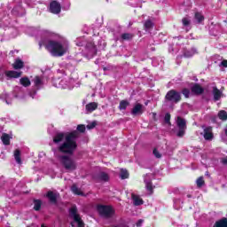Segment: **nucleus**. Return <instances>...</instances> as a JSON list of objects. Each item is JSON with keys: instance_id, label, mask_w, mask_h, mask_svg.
I'll use <instances>...</instances> for the list:
<instances>
[{"instance_id": "f257e3e1", "label": "nucleus", "mask_w": 227, "mask_h": 227, "mask_svg": "<svg viewBox=\"0 0 227 227\" xmlns=\"http://www.w3.org/2000/svg\"><path fill=\"white\" fill-rule=\"evenodd\" d=\"M77 137H79L77 131L59 133L54 137L53 142L58 145L59 150L63 153H74L77 148Z\"/></svg>"}, {"instance_id": "f03ea898", "label": "nucleus", "mask_w": 227, "mask_h": 227, "mask_svg": "<svg viewBox=\"0 0 227 227\" xmlns=\"http://www.w3.org/2000/svg\"><path fill=\"white\" fill-rule=\"evenodd\" d=\"M43 45L45 46L46 51L54 58L65 56L68 52V49H70V43L67 40L53 41L43 39L39 43L40 47Z\"/></svg>"}, {"instance_id": "7ed1b4c3", "label": "nucleus", "mask_w": 227, "mask_h": 227, "mask_svg": "<svg viewBox=\"0 0 227 227\" xmlns=\"http://www.w3.org/2000/svg\"><path fill=\"white\" fill-rule=\"evenodd\" d=\"M54 84L56 88H60L61 90H72L77 86L75 80L68 76H64L63 78L55 80Z\"/></svg>"}, {"instance_id": "20e7f679", "label": "nucleus", "mask_w": 227, "mask_h": 227, "mask_svg": "<svg viewBox=\"0 0 227 227\" xmlns=\"http://www.w3.org/2000/svg\"><path fill=\"white\" fill-rule=\"evenodd\" d=\"M69 215L72 217L73 222L71 223V226L73 227H84V222L81 218L79 213H77V207L73 206L69 209Z\"/></svg>"}, {"instance_id": "39448f33", "label": "nucleus", "mask_w": 227, "mask_h": 227, "mask_svg": "<svg viewBox=\"0 0 227 227\" xmlns=\"http://www.w3.org/2000/svg\"><path fill=\"white\" fill-rule=\"evenodd\" d=\"M60 162L67 171H74L77 168V163L68 156H61Z\"/></svg>"}, {"instance_id": "423d86ee", "label": "nucleus", "mask_w": 227, "mask_h": 227, "mask_svg": "<svg viewBox=\"0 0 227 227\" xmlns=\"http://www.w3.org/2000/svg\"><path fill=\"white\" fill-rule=\"evenodd\" d=\"M98 211L100 215H104L105 217H111L114 214V210L111 206H98Z\"/></svg>"}, {"instance_id": "0eeeda50", "label": "nucleus", "mask_w": 227, "mask_h": 227, "mask_svg": "<svg viewBox=\"0 0 227 227\" xmlns=\"http://www.w3.org/2000/svg\"><path fill=\"white\" fill-rule=\"evenodd\" d=\"M176 125L178 127L179 131L177 132L178 137H182L184 134H185V129H187L186 121L184 119L181 117H177Z\"/></svg>"}, {"instance_id": "6e6552de", "label": "nucleus", "mask_w": 227, "mask_h": 227, "mask_svg": "<svg viewBox=\"0 0 227 227\" xmlns=\"http://www.w3.org/2000/svg\"><path fill=\"white\" fill-rule=\"evenodd\" d=\"M32 82L35 90H42V88L45 86V80L43 79V76H35L34 79H32Z\"/></svg>"}, {"instance_id": "1a4fd4ad", "label": "nucleus", "mask_w": 227, "mask_h": 227, "mask_svg": "<svg viewBox=\"0 0 227 227\" xmlns=\"http://www.w3.org/2000/svg\"><path fill=\"white\" fill-rule=\"evenodd\" d=\"M166 98L169 100V102H180V92L170 90L167 93Z\"/></svg>"}, {"instance_id": "9d476101", "label": "nucleus", "mask_w": 227, "mask_h": 227, "mask_svg": "<svg viewBox=\"0 0 227 227\" xmlns=\"http://www.w3.org/2000/svg\"><path fill=\"white\" fill-rule=\"evenodd\" d=\"M143 113H145V106L139 103L136 104L131 110V114H133V116H139L143 114Z\"/></svg>"}, {"instance_id": "9b49d317", "label": "nucleus", "mask_w": 227, "mask_h": 227, "mask_svg": "<svg viewBox=\"0 0 227 227\" xmlns=\"http://www.w3.org/2000/svg\"><path fill=\"white\" fill-rule=\"evenodd\" d=\"M152 178H153V175L152 174H147L144 177L145 187L147 191H149V192H152V191H153V186L152 185Z\"/></svg>"}, {"instance_id": "f8f14e48", "label": "nucleus", "mask_w": 227, "mask_h": 227, "mask_svg": "<svg viewBox=\"0 0 227 227\" xmlns=\"http://www.w3.org/2000/svg\"><path fill=\"white\" fill-rule=\"evenodd\" d=\"M50 12L55 14L59 13L61 12V4L56 1L51 2L50 4Z\"/></svg>"}, {"instance_id": "ddd939ff", "label": "nucleus", "mask_w": 227, "mask_h": 227, "mask_svg": "<svg viewBox=\"0 0 227 227\" xmlns=\"http://www.w3.org/2000/svg\"><path fill=\"white\" fill-rule=\"evenodd\" d=\"M4 75L7 77V79H19V77L22 75V72L5 71Z\"/></svg>"}, {"instance_id": "4468645a", "label": "nucleus", "mask_w": 227, "mask_h": 227, "mask_svg": "<svg viewBox=\"0 0 227 227\" xmlns=\"http://www.w3.org/2000/svg\"><path fill=\"white\" fill-rule=\"evenodd\" d=\"M46 197L51 201V203H56V201H58V198H59V193L54 192H48Z\"/></svg>"}, {"instance_id": "2eb2a0df", "label": "nucleus", "mask_w": 227, "mask_h": 227, "mask_svg": "<svg viewBox=\"0 0 227 227\" xmlns=\"http://www.w3.org/2000/svg\"><path fill=\"white\" fill-rule=\"evenodd\" d=\"M214 137V135L212 134V128L207 127L204 128V139L207 141H210Z\"/></svg>"}, {"instance_id": "dca6fc26", "label": "nucleus", "mask_w": 227, "mask_h": 227, "mask_svg": "<svg viewBox=\"0 0 227 227\" xmlns=\"http://www.w3.org/2000/svg\"><path fill=\"white\" fill-rule=\"evenodd\" d=\"M97 107H98V103L91 102L86 105L85 109L87 113H93V111H96Z\"/></svg>"}, {"instance_id": "f3484780", "label": "nucleus", "mask_w": 227, "mask_h": 227, "mask_svg": "<svg viewBox=\"0 0 227 227\" xmlns=\"http://www.w3.org/2000/svg\"><path fill=\"white\" fill-rule=\"evenodd\" d=\"M11 139H12V135L3 133L2 136H1V141H2L3 145H4L5 146H8V145H10V140Z\"/></svg>"}, {"instance_id": "a211bd4d", "label": "nucleus", "mask_w": 227, "mask_h": 227, "mask_svg": "<svg viewBox=\"0 0 227 227\" xmlns=\"http://www.w3.org/2000/svg\"><path fill=\"white\" fill-rule=\"evenodd\" d=\"M131 198L133 200V204L136 207H139V205H143V199H141V197H139L138 195L132 194Z\"/></svg>"}, {"instance_id": "6ab92c4d", "label": "nucleus", "mask_w": 227, "mask_h": 227, "mask_svg": "<svg viewBox=\"0 0 227 227\" xmlns=\"http://www.w3.org/2000/svg\"><path fill=\"white\" fill-rule=\"evenodd\" d=\"M20 84H21V86L24 88H28V86H31V80H29L27 76L22 77L20 79Z\"/></svg>"}, {"instance_id": "aec40b11", "label": "nucleus", "mask_w": 227, "mask_h": 227, "mask_svg": "<svg viewBox=\"0 0 227 227\" xmlns=\"http://www.w3.org/2000/svg\"><path fill=\"white\" fill-rule=\"evenodd\" d=\"M192 92L195 95H201V93H203V88H201V86H200L199 84H194L192 87Z\"/></svg>"}, {"instance_id": "412c9836", "label": "nucleus", "mask_w": 227, "mask_h": 227, "mask_svg": "<svg viewBox=\"0 0 227 227\" xmlns=\"http://www.w3.org/2000/svg\"><path fill=\"white\" fill-rule=\"evenodd\" d=\"M194 19L198 24H203V20H205V16L201 12H196Z\"/></svg>"}, {"instance_id": "4be33fe9", "label": "nucleus", "mask_w": 227, "mask_h": 227, "mask_svg": "<svg viewBox=\"0 0 227 227\" xmlns=\"http://www.w3.org/2000/svg\"><path fill=\"white\" fill-rule=\"evenodd\" d=\"M24 67V62H22V60L20 59H16L14 64H13V68L15 70H20V68Z\"/></svg>"}, {"instance_id": "5701e85b", "label": "nucleus", "mask_w": 227, "mask_h": 227, "mask_svg": "<svg viewBox=\"0 0 227 227\" xmlns=\"http://www.w3.org/2000/svg\"><path fill=\"white\" fill-rule=\"evenodd\" d=\"M14 159H15L17 164H22V160L20 159V150L16 149L14 151Z\"/></svg>"}, {"instance_id": "b1692460", "label": "nucleus", "mask_w": 227, "mask_h": 227, "mask_svg": "<svg viewBox=\"0 0 227 227\" xmlns=\"http://www.w3.org/2000/svg\"><path fill=\"white\" fill-rule=\"evenodd\" d=\"M87 49L90 51V56H95L97 54V47L93 43H90V45H87Z\"/></svg>"}, {"instance_id": "393cba45", "label": "nucleus", "mask_w": 227, "mask_h": 227, "mask_svg": "<svg viewBox=\"0 0 227 227\" xmlns=\"http://www.w3.org/2000/svg\"><path fill=\"white\" fill-rule=\"evenodd\" d=\"M213 95H214L215 100H219V98H221V95H223V92H221V90H219L217 88L215 87L213 89Z\"/></svg>"}, {"instance_id": "a878e982", "label": "nucleus", "mask_w": 227, "mask_h": 227, "mask_svg": "<svg viewBox=\"0 0 227 227\" xmlns=\"http://www.w3.org/2000/svg\"><path fill=\"white\" fill-rule=\"evenodd\" d=\"M214 227H227V219L223 218L215 223Z\"/></svg>"}, {"instance_id": "bb28decb", "label": "nucleus", "mask_w": 227, "mask_h": 227, "mask_svg": "<svg viewBox=\"0 0 227 227\" xmlns=\"http://www.w3.org/2000/svg\"><path fill=\"white\" fill-rule=\"evenodd\" d=\"M127 107H129V101H127V100H121V101L120 102V105H119V109H120L121 111H123V110L127 109Z\"/></svg>"}, {"instance_id": "cd10ccee", "label": "nucleus", "mask_w": 227, "mask_h": 227, "mask_svg": "<svg viewBox=\"0 0 227 227\" xmlns=\"http://www.w3.org/2000/svg\"><path fill=\"white\" fill-rule=\"evenodd\" d=\"M218 118H219L220 120H222L223 121H226V120H227V113H226V111L221 110V111L218 113Z\"/></svg>"}, {"instance_id": "c85d7f7f", "label": "nucleus", "mask_w": 227, "mask_h": 227, "mask_svg": "<svg viewBox=\"0 0 227 227\" xmlns=\"http://www.w3.org/2000/svg\"><path fill=\"white\" fill-rule=\"evenodd\" d=\"M198 51H196V49H192L189 50L187 51L184 52V57L185 58H192V56H194V54H196Z\"/></svg>"}, {"instance_id": "c756f323", "label": "nucleus", "mask_w": 227, "mask_h": 227, "mask_svg": "<svg viewBox=\"0 0 227 227\" xmlns=\"http://www.w3.org/2000/svg\"><path fill=\"white\" fill-rule=\"evenodd\" d=\"M99 180H101L102 182L109 181V175L106 174V172H101L99 174Z\"/></svg>"}, {"instance_id": "7c9ffc66", "label": "nucleus", "mask_w": 227, "mask_h": 227, "mask_svg": "<svg viewBox=\"0 0 227 227\" xmlns=\"http://www.w3.org/2000/svg\"><path fill=\"white\" fill-rule=\"evenodd\" d=\"M152 27H153V22L150 20H146L145 23V31H150Z\"/></svg>"}, {"instance_id": "2f4dec72", "label": "nucleus", "mask_w": 227, "mask_h": 227, "mask_svg": "<svg viewBox=\"0 0 227 227\" xmlns=\"http://www.w3.org/2000/svg\"><path fill=\"white\" fill-rule=\"evenodd\" d=\"M71 191L72 192H74V194H77L78 196H82V192H81V189L77 188V186L73 185L71 187Z\"/></svg>"}, {"instance_id": "473e14b6", "label": "nucleus", "mask_w": 227, "mask_h": 227, "mask_svg": "<svg viewBox=\"0 0 227 227\" xmlns=\"http://www.w3.org/2000/svg\"><path fill=\"white\" fill-rule=\"evenodd\" d=\"M120 176L122 180H125V178H129V171H127V169H121Z\"/></svg>"}, {"instance_id": "72a5a7b5", "label": "nucleus", "mask_w": 227, "mask_h": 227, "mask_svg": "<svg viewBox=\"0 0 227 227\" xmlns=\"http://www.w3.org/2000/svg\"><path fill=\"white\" fill-rule=\"evenodd\" d=\"M196 184L198 187H203L205 180H203V177L200 176L197 179Z\"/></svg>"}, {"instance_id": "f704fd0d", "label": "nucleus", "mask_w": 227, "mask_h": 227, "mask_svg": "<svg viewBox=\"0 0 227 227\" xmlns=\"http://www.w3.org/2000/svg\"><path fill=\"white\" fill-rule=\"evenodd\" d=\"M35 205H34V208L35 210H40L41 207H42V201L41 200H35Z\"/></svg>"}, {"instance_id": "c9c22d12", "label": "nucleus", "mask_w": 227, "mask_h": 227, "mask_svg": "<svg viewBox=\"0 0 227 227\" xmlns=\"http://www.w3.org/2000/svg\"><path fill=\"white\" fill-rule=\"evenodd\" d=\"M153 153L154 157H156V159H160V157H162V154H160V153L157 149H154L153 151Z\"/></svg>"}, {"instance_id": "e433bc0d", "label": "nucleus", "mask_w": 227, "mask_h": 227, "mask_svg": "<svg viewBox=\"0 0 227 227\" xmlns=\"http://www.w3.org/2000/svg\"><path fill=\"white\" fill-rule=\"evenodd\" d=\"M182 22L184 26H189L191 24V20L188 18H184Z\"/></svg>"}, {"instance_id": "4c0bfd02", "label": "nucleus", "mask_w": 227, "mask_h": 227, "mask_svg": "<svg viewBox=\"0 0 227 227\" xmlns=\"http://www.w3.org/2000/svg\"><path fill=\"white\" fill-rule=\"evenodd\" d=\"M121 38H122L123 40H130V39L132 38V35H131V34H123V35H121Z\"/></svg>"}, {"instance_id": "58836bf2", "label": "nucleus", "mask_w": 227, "mask_h": 227, "mask_svg": "<svg viewBox=\"0 0 227 227\" xmlns=\"http://www.w3.org/2000/svg\"><path fill=\"white\" fill-rule=\"evenodd\" d=\"M183 95H184V97L186 98H189V97L191 95V91L189 90H187V89H184V90H183Z\"/></svg>"}, {"instance_id": "ea45409f", "label": "nucleus", "mask_w": 227, "mask_h": 227, "mask_svg": "<svg viewBox=\"0 0 227 227\" xmlns=\"http://www.w3.org/2000/svg\"><path fill=\"white\" fill-rule=\"evenodd\" d=\"M95 127H97L96 121H93L90 124L87 125V129H89V130H91V129H95Z\"/></svg>"}, {"instance_id": "a19ab883", "label": "nucleus", "mask_w": 227, "mask_h": 227, "mask_svg": "<svg viewBox=\"0 0 227 227\" xmlns=\"http://www.w3.org/2000/svg\"><path fill=\"white\" fill-rule=\"evenodd\" d=\"M77 130L78 132H84L86 130V127L84 125H78Z\"/></svg>"}, {"instance_id": "79ce46f5", "label": "nucleus", "mask_w": 227, "mask_h": 227, "mask_svg": "<svg viewBox=\"0 0 227 227\" xmlns=\"http://www.w3.org/2000/svg\"><path fill=\"white\" fill-rule=\"evenodd\" d=\"M171 119V116L169 115V114H167L166 115H165V122L166 123H168V125H169V120Z\"/></svg>"}, {"instance_id": "37998d69", "label": "nucleus", "mask_w": 227, "mask_h": 227, "mask_svg": "<svg viewBox=\"0 0 227 227\" xmlns=\"http://www.w3.org/2000/svg\"><path fill=\"white\" fill-rule=\"evenodd\" d=\"M221 66H222V67H224L225 68H227V60H223V61L221 62Z\"/></svg>"}, {"instance_id": "c03bdc74", "label": "nucleus", "mask_w": 227, "mask_h": 227, "mask_svg": "<svg viewBox=\"0 0 227 227\" xmlns=\"http://www.w3.org/2000/svg\"><path fill=\"white\" fill-rule=\"evenodd\" d=\"M223 164H227V156L222 159Z\"/></svg>"}, {"instance_id": "a18cd8bd", "label": "nucleus", "mask_w": 227, "mask_h": 227, "mask_svg": "<svg viewBox=\"0 0 227 227\" xmlns=\"http://www.w3.org/2000/svg\"><path fill=\"white\" fill-rule=\"evenodd\" d=\"M141 224H143V220H139V221L137 223V227L141 226Z\"/></svg>"}, {"instance_id": "49530a36", "label": "nucleus", "mask_w": 227, "mask_h": 227, "mask_svg": "<svg viewBox=\"0 0 227 227\" xmlns=\"http://www.w3.org/2000/svg\"><path fill=\"white\" fill-rule=\"evenodd\" d=\"M76 45H78V47H81V45H84V43H79V42H77V43H76Z\"/></svg>"}, {"instance_id": "de8ad7c7", "label": "nucleus", "mask_w": 227, "mask_h": 227, "mask_svg": "<svg viewBox=\"0 0 227 227\" xmlns=\"http://www.w3.org/2000/svg\"><path fill=\"white\" fill-rule=\"evenodd\" d=\"M50 36H51V38H54V36H56V35L53 33H50Z\"/></svg>"}, {"instance_id": "09e8293b", "label": "nucleus", "mask_w": 227, "mask_h": 227, "mask_svg": "<svg viewBox=\"0 0 227 227\" xmlns=\"http://www.w3.org/2000/svg\"><path fill=\"white\" fill-rule=\"evenodd\" d=\"M30 97H32V98H35V95L30 94Z\"/></svg>"}, {"instance_id": "8fccbe9b", "label": "nucleus", "mask_w": 227, "mask_h": 227, "mask_svg": "<svg viewBox=\"0 0 227 227\" xmlns=\"http://www.w3.org/2000/svg\"><path fill=\"white\" fill-rule=\"evenodd\" d=\"M6 104H10V102H8V100H6Z\"/></svg>"}, {"instance_id": "3c124183", "label": "nucleus", "mask_w": 227, "mask_h": 227, "mask_svg": "<svg viewBox=\"0 0 227 227\" xmlns=\"http://www.w3.org/2000/svg\"><path fill=\"white\" fill-rule=\"evenodd\" d=\"M225 134L227 135V129H225Z\"/></svg>"}, {"instance_id": "603ef678", "label": "nucleus", "mask_w": 227, "mask_h": 227, "mask_svg": "<svg viewBox=\"0 0 227 227\" xmlns=\"http://www.w3.org/2000/svg\"><path fill=\"white\" fill-rule=\"evenodd\" d=\"M1 81H4V78H1Z\"/></svg>"}]
</instances>
